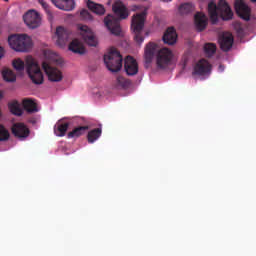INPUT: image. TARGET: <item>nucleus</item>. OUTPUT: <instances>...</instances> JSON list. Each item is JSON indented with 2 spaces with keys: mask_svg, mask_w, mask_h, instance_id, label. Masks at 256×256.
Here are the masks:
<instances>
[{
  "mask_svg": "<svg viewBox=\"0 0 256 256\" xmlns=\"http://www.w3.org/2000/svg\"><path fill=\"white\" fill-rule=\"evenodd\" d=\"M162 39L166 45H175L177 43V31L175 30V28H167Z\"/></svg>",
  "mask_w": 256,
  "mask_h": 256,
  "instance_id": "16",
  "label": "nucleus"
},
{
  "mask_svg": "<svg viewBox=\"0 0 256 256\" xmlns=\"http://www.w3.org/2000/svg\"><path fill=\"white\" fill-rule=\"evenodd\" d=\"M10 137H11V134L9 133V130H7L5 126L0 124V142L9 141Z\"/></svg>",
  "mask_w": 256,
  "mask_h": 256,
  "instance_id": "30",
  "label": "nucleus"
},
{
  "mask_svg": "<svg viewBox=\"0 0 256 256\" xmlns=\"http://www.w3.org/2000/svg\"><path fill=\"white\" fill-rule=\"evenodd\" d=\"M252 3H256V0H251Z\"/></svg>",
  "mask_w": 256,
  "mask_h": 256,
  "instance_id": "39",
  "label": "nucleus"
},
{
  "mask_svg": "<svg viewBox=\"0 0 256 256\" xmlns=\"http://www.w3.org/2000/svg\"><path fill=\"white\" fill-rule=\"evenodd\" d=\"M104 63L111 73H117L121 71L123 67V56L117 51L112 49L108 54L104 55Z\"/></svg>",
  "mask_w": 256,
  "mask_h": 256,
  "instance_id": "8",
  "label": "nucleus"
},
{
  "mask_svg": "<svg viewBox=\"0 0 256 256\" xmlns=\"http://www.w3.org/2000/svg\"><path fill=\"white\" fill-rule=\"evenodd\" d=\"M52 3L62 11H73L75 9V0H52Z\"/></svg>",
  "mask_w": 256,
  "mask_h": 256,
  "instance_id": "17",
  "label": "nucleus"
},
{
  "mask_svg": "<svg viewBox=\"0 0 256 256\" xmlns=\"http://www.w3.org/2000/svg\"><path fill=\"white\" fill-rule=\"evenodd\" d=\"M4 55H5V49L0 46V59H3Z\"/></svg>",
  "mask_w": 256,
  "mask_h": 256,
  "instance_id": "35",
  "label": "nucleus"
},
{
  "mask_svg": "<svg viewBox=\"0 0 256 256\" xmlns=\"http://www.w3.org/2000/svg\"><path fill=\"white\" fill-rule=\"evenodd\" d=\"M194 21L198 31H205V28L207 27V16L205 14L201 12L196 13Z\"/></svg>",
  "mask_w": 256,
  "mask_h": 256,
  "instance_id": "18",
  "label": "nucleus"
},
{
  "mask_svg": "<svg viewBox=\"0 0 256 256\" xmlns=\"http://www.w3.org/2000/svg\"><path fill=\"white\" fill-rule=\"evenodd\" d=\"M145 17H147V12H141L133 16L131 29L134 33V41L141 45L145 41L143 37V27H145Z\"/></svg>",
  "mask_w": 256,
  "mask_h": 256,
  "instance_id": "7",
  "label": "nucleus"
},
{
  "mask_svg": "<svg viewBox=\"0 0 256 256\" xmlns=\"http://www.w3.org/2000/svg\"><path fill=\"white\" fill-rule=\"evenodd\" d=\"M12 65L16 71H24L25 70V62L21 60V58L15 59L12 62Z\"/></svg>",
  "mask_w": 256,
  "mask_h": 256,
  "instance_id": "31",
  "label": "nucleus"
},
{
  "mask_svg": "<svg viewBox=\"0 0 256 256\" xmlns=\"http://www.w3.org/2000/svg\"><path fill=\"white\" fill-rule=\"evenodd\" d=\"M8 44L16 53H29L33 47V40L27 34H12L8 37Z\"/></svg>",
  "mask_w": 256,
  "mask_h": 256,
  "instance_id": "4",
  "label": "nucleus"
},
{
  "mask_svg": "<svg viewBox=\"0 0 256 256\" xmlns=\"http://www.w3.org/2000/svg\"><path fill=\"white\" fill-rule=\"evenodd\" d=\"M11 131L12 135H14V137H17L18 139H27L30 133L29 128H27V126L23 123L13 124Z\"/></svg>",
  "mask_w": 256,
  "mask_h": 256,
  "instance_id": "13",
  "label": "nucleus"
},
{
  "mask_svg": "<svg viewBox=\"0 0 256 256\" xmlns=\"http://www.w3.org/2000/svg\"><path fill=\"white\" fill-rule=\"evenodd\" d=\"M4 1H6V2H7V1H9V0H4Z\"/></svg>",
  "mask_w": 256,
  "mask_h": 256,
  "instance_id": "40",
  "label": "nucleus"
},
{
  "mask_svg": "<svg viewBox=\"0 0 256 256\" xmlns=\"http://www.w3.org/2000/svg\"><path fill=\"white\" fill-rule=\"evenodd\" d=\"M208 14L213 25L219 22V17L223 21H231L233 19V10L225 0H220L218 5L211 1L208 4Z\"/></svg>",
  "mask_w": 256,
  "mask_h": 256,
  "instance_id": "3",
  "label": "nucleus"
},
{
  "mask_svg": "<svg viewBox=\"0 0 256 256\" xmlns=\"http://www.w3.org/2000/svg\"><path fill=\"white\" fill-rule=\"evenodd\" d=\"M220 71H225V67L223 65L219 66Z\"/></svg>",
  "mask_w": 256,
  "mask_h": 256,
  "instance_id": "36",
  "label": "nucleus"
},
{
  "mask_svg": "<svg viewBox=\"0 0 256 256\" xmlns=\"http://www.w3.org/2000/svg\"><path fill=\"white\" fill-rule=\"evenodd\" d=\"M89 131V126H78L70 131L67 135L68 139H77L81 135H85Z\"/></svg>",
  "mask_w": 256,
  "mask_h": 256,
  "instance_id": "22",
  "label": "nucleus"
},
{
  "mask_svg": "<svg viewBox=\"0 0 256 256\" xmlns=\"http://www.w3.org/2000/svg\"><path fill=\"white\" fill-rule=\"evenodd\" d=\"M26 71L30 77L32 83L35 85H43V72H41V67L36 62L33 56H27L25 59Z\"/></svg>",
  "mask_w": 256,
  "mask_h": 256,
  "instance_id": "6",
  "label": "nucleus"
},
{
  "mask_svg": "<svg viewBox=\"0 0 256 256\" xmlns=\"http://www.w3.org/2000/svg\"><path fill=\"white\" fill-rule=\"evenodd\" d=\"M8 108L10 109V112L12 115H17V117H21L23 115V110L19 106V102L13 101L8 104Z\"/></svg>",
  "mask_w": 256,
  "mask_h": 256,
  "instance_id": "25",
  "label": "nucleus"
},
{
  "mask_svg": "<svg viewBox=\"0 0 256 256\" xmlns=\"http://www.w3.org/2000/svg\"><path fill=\"white\" fill-rule=\"evenodd\" d=\"M116 81L117 85H119L120 87H126L127 85V80H125V78H123L122 76L117 77Z\"/></svg>",
  "mask_w": 256,
  "mask_h": 256,
  "instance_id": "33",
  "label": "nucleus"
},
{
  "mask_svg": "<svg viewBox=\"0 0 256 256\" xmlns=\"http://www.w3.org/2000/svg\"><path fill=\"white\" fill-rule=\"evenodd\" d=\"M235 11L243 21H251V8L243 0H236L234 3Z\"/></svg>",
  "mask_w": 256,
  "mask_h": 256,
  "instance_id": "9",
  "label": "nucleus"
},
{
  "mask_svg": "<svg viewBox=\"0 0 256 256\" xmlns=\"http://www.w3.org/2000/svg\"><path fill=\"white\" fill-rule=\"evenodd\" d=\"M45 55L47 56V52L45 53Z\"/></svg>",
  "mask_w": 256,
  "mask_h": 256,
  "instance_id": "41",
  "label": "nucleus"
},
{
  "mask_svg": "<svg viewBox=\"0 0 256 256\" xmlns=\"http://www.w3.org/2000/svg\"><path fill=\"white\" fill-rule=\"evenodd\" d=\"M2 77L4 81H7L8 83H14V81L17 80V76L10 69H4L2 71Z\"/></svg>",
  "mask_w": 256,
  "mask_h": 256,
  "instance_id": "27",
  "label": "nucleus"
},
{
  "mask_svg": "<svg viewBox=\"0 0 256 256\" xmlns=\"http://www.w3.org/2000/svg\"><path fill=\"white\" fill-rule=\"evenodd\" d=\"M69 51L76 53L77 55H85V46L79 40H73L69 44Z\"/></svg>",
  "mask_w": 256,
  "mask_h": 256,
  "instance_id": "20",
  "label": "nucleus"
},
{
  "mask_svg": "<svg viewBox=\"0 0 256 256\" xmlns=\"http://www.w3.org/2000/svg\"><path fill=\"white\" fill-rule=\"evenodd\" d=\"M3 99V92L0 91V101Z\"/></svg>",
  "mask_w": 256,
  "mask_h": 256,
  "instance_id": "37",
  "label": "nucleus"
},
{
  "mask_svg": "<svg viewBox=\"0 0 256 256\" xmlns=\"http://www.w3.org/2000/svg\"><path fill=\"white\" fill-rule=\"evenodd\" d=\"M208 73H211V65L209 61L205 59L199 60L196 65L194 66V75H208Z\"/></svg>",
  "mask_w": 256,
  "mask_h": 256,
  "instance_id": "14",
  "label": "nucleus"
},
{
  "mask_svg": "<svg viewBox=\"0 0 256 256\" xmlns=\"http://www.w3.org/2000/svg\"><path fill=\"white\" fill-rule=\"evenodd\" d=\"M0 117H1V111H0Z\"/></svg>",
  "mask_w": 256,
  "mask_h": 256,
  "instance_id": "42",
  "label": "nucleus"
},
{
  "mask_svg": "<svg viewBox=\"0 0 256 256\" xmlns=\"http://www.w3.org/2000/svg\"><path fill=\"white\" fill-rule=\"evenodd\" d=\"M79 31L83 41H85L87 45L97 47V37H95L93 31H91L87 25L79 26Z\"/></svg>",
  "mask_w": 256,
  "mask_h": 256,
  "instance_id": "11",
  "label": "nucleus"
},
{
  "mask_svg": "<svg viewBox=\"0 0 256 256\" xmlns=\"http://www.w3.org/2000/svg\"><path fill=\"white\" fill-rule=\"evenodd\" d=\"M178 11L180 15H189V13L193 11V4L191 3L181 4L180 7L178 8Z\"/></svg>",
  "mask_w": 256,
  "mask_h": 256,
  "instance_id": "29",
  "label": "nucleus"
},
{
  "mask_svg": "<svg viewBox=\"0 0 256 256\" xmlns=\"http://www.w3.org/2000/svg\"><path fill=\"white\" fill-rule=\"evenodd\" d=\"M50 55L51 57L42 63V68L46 73L49 81L52 83H59L63 81V73H61L59 69L53 67V65H61L62 61L61 59H58L55 54Z\"/></svg>",
  "mask_w": 256,
  "mask_h": 256,
  "instance_id": "5",
  "label": "nucleus"
},
{
  "mask_svg": "<svg viewBox=\"0 0 256 256\" xmlns=\"http://www.w3.org/2000/svg\"><path fill=\"white\" fill-rule=\"evenodd\" d=\"M22 105L24 110L27 111V113H37L38 111L37 103H35V101L31 99H24L22 101Z\"/></svg>",
  "mask_w": 256,
  "mask_h": 256,
  "instance_id": "24",
  "label": "nucleus"
},
{
  "mask_svg": "<svg viewBox=\"0 0 256 256\" xmlns=\"http://www.w3.org/2000/svg\"><path fill=\"white\" fill-rule=\"evenodd\" d=\"M124 69L127 75L133 77L139 73V64H137L135 58L127 56L124 60Z\"/></svg>",
  "mask_w": 256,
  "mask_h": 256,
  "instance_id": "12",
  "label": "nucleus"
},
{
  "mask_svg": "<svg viewBox=\"0 0 256 256\" xmlns=\"http://www.w3.org/2000/svg\"><path fill=\"white\" fill-rule=\"evenodd\" d=\"M56 35L58 37L57 43L60 47H63L67 41H69V37H71V31L65 29L62 26L56 28Z\"/></svg>",
  "mask_w": 256,
  "mask_h": 256,
  "instance_id": "15",
  "label": "nucleus"
},
{
  "mask_svg": "<svg viewBox=\"0 0 256 256\" xmlns=\"http://www.w3.org/2000/svg\"><path fill=\"white\" fill-rule=\"evenodd\" d=\"M220 48L222 51H230L231 47H233V35L224 34L219 40Z\"/></svg>",
  "mask_w": 256,
  "mask_h": 256,
  "instance_id": "19",
  "label": "nucleus"
},
{
  "mask_svg": "<svg viewBox=\"0 0 256 256\" xmlns=\"http://www.w3.org/2000/svg\"><path fill=\"white\" fill-rule=\"evenodd\" d=\"M156 55V65L158 69H167L173 60V52L168 48L159 49V45L155 42H149L144 51V59L146 63H152L153 57Z\"/></svg>",
  "mask_w": 256,
  "mask_h": 256,
  "instance_id": "1",
  "label": "nucleus"
},
{
  "mask_svg": "<svg viewBox=\"0 0 256 256\" xmlns=\"http://www.w3.org/2000/svg\"><path fill=\"white\" fill-rule=\"evenodd\" d=\"M80 17L83 21H93V16L89 13V10L83 9L80 12Z\"/></svg>",
  "mask_w": 256,
  "mask_h": 256,
  "instance_id": "32",
  "label": "nucleus"
},
{
  "mask_svg": "<svg viewBox=\"0 0 256 256\" xmlns=\"http://www.w3.org/2000/svg\"><path fill=\"white\" fill-rule=\"evenodd\" d=\"M24 23L30 29H37L41 25V15L35 10H29L24 16Z\"/></svg>",
  "mask_w": 256,
  "mask_h": 256,
  "instance_id": "10",
  "label": "nucleus"
},
{
  "mask_svg": "<svg viewBox=\"0 0 256 256\" xmlns=\"http://www.w3.org/2000/svg\"><path fill=\"white\" fill-rule=\"evenodd\" d=\"M102 130L101 128H95L88 132L87 139L88 143H95L99 137H101Z\"/></svg>",
  "mask_w": 256,
  "mask_h": 256,
  "instance_id": "26",
  "label": "nucleus"
},
{
  "mask_svg": "<svg viewBox=\"0 0 256 256\" xmlns=\"http://www.w3.org/2000/svg\"><path fill=\"white\" fill-rule=\"evenodd\" d=\"M39 3H40V5H42L43 9H48L49 8V4H47L43 0H39Z\"/></svg>",
  "mask_w": 256,
  "mask_h": 256,
  "instance_id": "34",
  "label": "nucleus"
},
{
  "mask_svg": "<svg viewBox=\"0 0 256 256\" xmlns=\"http://www.w3.org/2000/svg\"><path fill=\"white\" fill-rule=\"evenodd\" d=\"M67 129H69V123L59 121L54 126V133L57 137H65Z\"/></svg>",
  "mask_w": 256,
  "mask_h": 256,
  "instance_id": "21",
  "label": "nucleus"
},
{
  "mask_svg": "<svg viewBox=\"0 0 256 256\" xmlns=\"http://www.w3.org/2000/svg\"><path fill=\"white\" fill-rule=\"evenodd\" d=\"M204 53L206 57H213L214 53H217V45L215 43H206L204 45Z\"/></svg>",
  "mask_w": 256,
  "mask_h": 256,
  "instance_id": "28",
  "label": "nucleus"
},
{
  "mask_svg": "<svg viewBox=\"0 0 256 256\" xmlns=\"http://www.w3.org/2000/svg\"><path fill=\"white\" fill-rule=\"evenodd\" d=\"M87 7L90 11H92V13H95L96 15H105V7L101 4L88 0Z\"/></svg>",
  "mask_w": 256,
  "mask_h": 256,
  "instance_id": "23",
  "label": "nucleus"
},
{
  "mask_svg": "<svg viewBox=\"0 0 256 256\" xmlns=\"http://www.w3.org/2000/svg\"><path fill=\"white\" fill-rule=\"evenodd\" d=\"M112 11L119 18L109 14L104 18V25L112 35L119 36L121 35V19H127L129 17V11L121 0L114 2Z\"/></svg>",
  "mask_w": 256,
  "mask_h": 256,
  "instance_id": "2",
  "label": "nucleus"
},
{
  "mask_svg": "<svg viewBox=\"0 0 256 256\" xmlns=\"http://www.w3.org/2000/svg\"><path fill=\"white\" fill-rule=\"evenodd\" d=\"M162 1H164V2H166V3H169V1H172V0H162Z\"/></svg>",
  "mask_w": 256,
  "mask_h": 256,
  "instance_id": "38",
  "label": "nucleus"
}]
</instances>
